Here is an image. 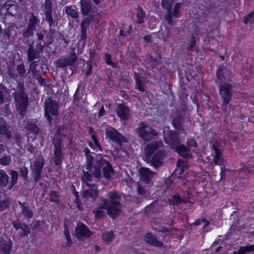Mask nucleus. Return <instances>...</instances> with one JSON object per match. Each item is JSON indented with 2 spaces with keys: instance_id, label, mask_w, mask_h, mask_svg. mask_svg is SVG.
Instances as JSON below:
<instances>
[{
  "instance_id": "nucleus-1",
  "label": "nucleus",
  "mask_w": 254,
  "mask_h": 254,
  "mask_svg": "<svg viewBox=\"0 0 254 254\" xmlns=\"http://www.w3.org/2000/svg\"><path fill=\"white\" fill-rule=\"evenodd\" d=\"M88 164L87 169L89 172H84L82 176L83 182L86 186H90L88 182H98L102 178L101 170H102L104 177L110 179L113 174V169L111 164L107 161L102 158H98L94 166L92 165V157L87 156Z\"/></svg>"
},
{
  "instance_id": "nucleus-2",
  "label": "nucleus",
  "mask_w": 254,
  "mask_h": 254,
  "mask_svg": "<svg viewBox=\"0 0 254 254\" xmlns=\"http://www.w3.org/2000/svg\"><path fill=\"white\" fill-rule=\"evenodd\" d=\"M121 195L116 191H110L108 193V199L103 200V203L94 210L95 217L99 219L107 214L112 218H116L121 211Z\"/></svg>"
},
{
  "instance_id": "nucleus-3",
  "label": "nucleus",
  "mask_w": 254,
  "mask_h": 254,
  "mask_svg": "<svg viewBox=\"0 0 254 254\" xmlns=\"http://www.w3.org/2000/svg\"><path fill=\"white\" fill-rule=\"evenodd\" d=\"M231 74V71L223 65L220 66L216 72V81L220 84V94L225 105L229 103L232 95L230 89L232 86L229 83Z\"/></svg>"
},
{
  "instance_id": "nucleus-4",
  "label": "nucleus",
  "mask_w": 254,
  "mask_h": 254,
  "mask_svg": "<svg viewBox=\"0 0 254 254\" xmlns=\"http://www.w3.org/2000/svg\"><path fill=\"white\" fill-rule=\"evenodd\" d=\"M182 133L176 132L173 131L164 130V139L165 142L172 149L178 153V154L186 158H191L192 156L189 153V149L184 145L180 144L182 141L180 137Z\"/></svg>"
},
{
  "instance_id": "nucleus-5",
  "label": "nucleus",
  "mask_w": 254,
  "mask_h": 254,
  "mask_svg": "<svg viewBox=\"0 0 254 254\" xmlns=\"http://www.w3.org/2000/svg\"><path fill=\"white\" fill-rule=\"evenodd\" d=\"M162 144L161 141H156L147 144L145 148L146 159L148 161H150L152 164L155 167L158 166L161 163L162 159L166 155L165 152L158 151L151 157L153 153L161 147Z\"/></svg>"
},
{
  "instance_id": "nucleus-6",
  "label": "nucleus",
  "mask_w": 254,
  "mask_h": 254,
  "mask_svg": "<svg viewBox=\"0 0 254 254\" xmlns=\"http://www.w3.org/2000/svg\"><path fill=\"white\" fill-rule=\"evenodd\" d=\"M136 132L139 137L145 141H151L157 135L156 131L148 126L146 123L143 122L138 124Z\"/></svg>"
},
{
  "instance_id": "nucleus-7",
  "label": "nucleus",
  "mask_w": 254,
  "mask_h": 254,
  "mask_svg": "<svg viewBox=\"0 0 254 254\" xmlns=\"http://www.w3.org/2000/svg\"><path fill=\"white\" fill-rule=\"evenodd\" d=\"M65 137V135L59 130L55 135V138L53 141L55 156V162L56 165H59L61 163V160L63 158L64 155L62 152V147L61 141Z\"/></svg>"
},
{
  "instance_id": "nucleus-8",
  "label": "nucleus",
  "mask_w": 254,
  "mask_h": 254,
  "mask_svg": "<svg viewBox=\"0 0 254 254\" xmlns=\"http://www.w3.org/2000/svg\"><path fill=\"white\" fill-rule=\"evenodd\" d=\"M58 105L56 101H53L49 98L45 102V115L49 122H51L52 119L50 115H57L58 114Z\"/></svg>"
},
{
  "instance_id": "nucleus-9",
  "label": "nucleus",
  "mask_w": 254,
  "mask_h": 254,
  "mask_svg": "<svg viewBox=\"0 0 254 254\" xmlns=\"http://www.w3.org/2000/svg\"><path fill=\"white\" fill-rule=\"evenodd\" d=\"M106 135L112 141L121 144L126 142L127 139L121 134L115 128L109 127L106 130Z\"/></svg>"
},
{
  "instance_id": "nucleus-10",
  "label": "nucleus",
  "mask_w": 254,
  "mask_h": 254,
  "mask_svg": "<svg viewBox=\"0 0 254 254\" xmlns=\"http://www.w3.org/2000/svg\"><path fill=\"white\" fill-rule=\"evenodd\" d=\"M17 110L22 115L25 112L27 105V98L24 93H20L15 96Z\"/></svg>"
},
{
  "instance_id": "nucleus-11",
  "label": "nucleus",
  "mask_w": 254,
  "mask_h": 254,
  "mask_svg": "<svg viewBox=\"0 0 254 254\" xmlns=\"http://www.w3.org/2000/svg\"><path fill=\"white\" fill-rule=\"evenodd\" d=\"M44 166V159L42 156H39L31 166L34 174V180L37 182L41 177V173Z\"/></svg>"
},
{
  "instance_id": "nucleus-12",
  "label": "nucleus",
  "mask_w": 254,
  "mask_h": 254,
  "mask_svg": "<svg viewBox=\"0 0 254 254\" xmlns=\"http://www.w3.org/2000/svg\"><path fill=\"white\" fill-rule=\"evenodd\" d=\"M177 168L174 172V174L175 176H178V182L184 186H185L186 184L188 183L187 181L182 178H180L179 176L182 175L185 170L188 169L189 166L186 162L182 160H178L177 162Z\"/></svg>"
},
{
  "instance_id": "nucleus-13",
  "label": "nucleus",
  "mask_w": 254,
  "mask_h": 254,
  "mask_svg": "<svg viewBox=\"0 0 254 254\" xmlns=\"http://www.w3.org/2000/svg\"><path fill=\"white\" fill-rule=\"evenodd\" d=\"M174 0H162V6L167 9V11L164 16V18L167 23L173 26L175 24V21L172 18V5Z\"/></svg>"
},
{
  "instance_id": "nucleus-14",
  "label": "nucleus",
  "mask_w": 254,
  "mask_h": 254,
  "mask_svg": "<svg viewBox=\"0 0 254 254\" xmlns=\"http://www.w3.org/2000/svg\"><path fill=\"white\" fill-rule=\"evenodd\" d=\"M46 20L48 21L50 28L55 27L57 22L53 20L52 15V4L50 0H45L44 4Z\"/></svg>"
},
{
  "instance_id": "nucleus-15",
  "label": "nucleus",
  "mask_w": 254,
  "mask_h": 254,
  "mask_svg": "<svg viewBox=\"0 0 254 254\" xmlns=\"http://www.w3.org/2000/svg\"><path fill=\"white\" fill-rule=\"evenodd\" d=\"M211 156L213 158L211 163L213 162L217 165H224L222 152L221 149L214 145L213 146Z\"/></svg>"
},
{
  "instance_id": "nucleus-16",
  "label": "nucleus",
  "mask_w": 254,
  "mask_h": 254,
  "mask_svg": "<svg viewBox=\"0 0 254 254\" xmlns=\"http://www.w3.org/2000/svg\"><path fill=\"white\" fill-rule=\"evenodd\" d=\"M75 233L76 237L79 239L89 237L92 235V232L83 224H79L76 227Z\"/></svg>"
},
{
  "instance_id": "nucleus-17",
  "label": "nucleus",
  "mask_w": 254,
  "mask_h": 254,
  "mask_svg": "<svg viewBox=\"0 0 254 254\" xmlns=\"http://www.w3.org/2000/svg\"><path fill=\"white\" fill-rule=\"evenodd\" d=\"M98 195L97 190L89 189L84 190L82 194V197L85 201H93Z\"/></svg>"
},
{
  "instance_id": "nucleus-18",
  "label": "nucleus",
  "mask_w": 254,
  "mask_h": 254,
  "mask_svg": "<svg viewBox=\"0 0 254 254\" xmlns=\"http://www.w3.org/2000/svg\"><path fill=\"white\" fill-rule=\"evenodd\" d=\"M141 181L148 183L155 175V173L147 168H141L139 170Z\"/></svg>"
},
{
  "instance_id": "nucleus-19",
  "label": "nucleus",
  "mask_w": 254,
  "mask_h": 254,
  "mask_svg": "<svg viewBox=\"0 0 254 254\" xmlns=\"http://www.w3.org/2000/svg\"><path fill=\"white\" fill-rule=\"evenodd\" d=\"M117 113L118 117L122 120H127L130 115L129 109L125 105L119 104L117 109Z\"/></svg>"
},
{
  "instance_id": "nucleus-20",
  "label": "nucleus",
  "mask_w": 254,
  "mask_h": 254,
  "mask_svg": "<svg viewBox=\"0 0 254 254\" xmlns=\"http://www.w3.org/2000/svg\"><path fill=\"white\" fill-rule=\"evenodd\" d=\"M19 204L21 212L19 214V217H20L22 215L26 217L27 218H31L33 216V212L32 210L27 206H26L24 203L18 201Z\"/></svg>"
},
{
  "instance_id": "nucleus-21",
  "label": "nucleus",
  "mask_w": 254,
  "mask_h": 254,
  "mask_svg": "<svg viewBox=\"0 0 254 254\" xmlns=\"http://www.w3.org/2000/svg\"><path fill=\"white\" fill-rule=\"evenodd\" d=\"M80 3L82 14L87 15L91 10L90 0H81Z\"/></svg>"
},
{
  "instance_id": "nucleus-22",
  "label": "nucleus",
  "mask_w": 254,
  "mask_h": 254,
  "mask_svg": "<svg viewBox=\"0 0 254 254\" xmlns=\"http://www.w3.org/2000/svg\"><path fill=\"white\" fill-rule=\"evenodd\" d=\"M14 65L15 64H11V67H9V72L11 76L14 77L15 76L17 75V73H18L20 76H21L25 73V71L23 64H18L16 66L17 72L13 73L11 70L14 68Z\"/></svg>"
},
{
  "instance_id": "nucleus-23",
  "label": "nucleus",
  "mask_w": 254,
  "mask_h": 254,
  "mask_svg": "<svg viewBox=\"0 0 254 254\" xmlns=\"http://www.w3.org/2000/svg\"><path fill=\"white\" fill-rule=\"evenodd\" d=\"M0 134L5 135L7 137H11L10 132L5 122L2 119H0Z\"/></svg>"
},
{
  "instance_id": "nucleus-24",
  "label": "nucleus",
  "mask_w": 254,
  "mask_h": 254,
  "mask_svg": "<svg viewBox=\"0 0 254 254\" xmlns=\"http://www.w3.org/2000/svg\"><path fill=\"white\" fill-rule=\"evenodd\" d=\"M145 241L154 246L160 247L162 245V244L161 242L157 241L154 236H152L151 234L148 233L146 234L145 236Z\"/></svg>"
},
{
  "instance_id": "nucleus-25",
  "label": "nucleus",
  "mask_w": 254,
  "mask_h": 254,
  "mask_svg": "<svg viewBox=\"0 0 254 254\" xmlns=\"http://www.w3.org/2000/svg\"><path fill=\"white\" fill-rule=\"evenodd\" d=\"M254 251V245L246 246H241L238 251L233 252V254H245L247 253Z\"/></svg>"
},
{
  "instance_id": "nucleus-26",
  "label": "nucleus",
  "mask_w": 254,
  "mask_h": 254,
  "mask_svg": "<svg viewBox=\"0 0 254 254\" xmlns=\"http://www.w3.org/2000/svg\"><path fill=\"white\" fill-rule=\"evenodd\" d=\"M9 177L3 170H0V187L5 188L8 184Z\"/></svg>"
},
{
  "instance_id": "nucleus-27",
  "label": "nucleus",
  "mask_w": 254,
  "mask_h": 254,
  "mask_svg": "<svg viewBox=\"0 0 254 254\" xmlns=\"http://www.w3.org/2000/svg\"><path fill=\"white\" fill-rule=\"evenodd\" d=\"M39 53L34 50L32 45L30 44L29 49L27 51L28 59L29 62H31L38 57V54Z\"/></svg>"
},
{
  "instance_id": "nucleus-28",
  "label": "nucleus",
  "mask_w": 254,
  "mask_h": 254,
  "mask_svg": "<svg viewBox=\"0 0 254 254\" xmlns=\"http://www.w3.org/2000/svg\"><path fill=\"white\" fill-rule=\"evenodd\" d=\"M0 245L5 254H10L12 246L11 241H2L0 242Z\"/></svg>"
},
{
  "instance_id": "nucleus-29",
  "label": "nucleus",
  "mask_w": 254,
  "mask_h": 254,
  "mask_svg": "<svg viewBox=\"0 0 254 254\" xmlns=\"http://www.w3.org/2000/svg\"><path fill=\"white\" fill-rule=\"evenodd\" d=\"M13 227L16 229H21L23 231L22 235H26L29 231V228L24 224H21L18 222L13 221L12 223Z\"/></svg>"
},
{
  "instance_id": "nucleus-30",
  "label": "nucleus",
  "mask_w": 254,
  "mask_h": 254,
  "mask_svg": "<svg viewBox=\"0 0 254 254\" xmlns=\"http://www.w3.org/2000/svg\"><path fill=\"white\" fill-rule=\"evenodd\" d=\"M34 30L28 27L26 29L23 30L22 35L23 39L26 40L27 43H30L29 38L33 36Z\"/></svg>"
},
{
  "instance_id": "nucleus-31",
  "label": "nucleus",
  "mask_w": 254,
  "mask_h": 254,
  "mask_svg": "<svg viewBox=\"0 0 254 254\" xmlns=\"http://www.w3.org/2000/svg\"><path fill=\"white\" fill-rule=\"evenodd\" d=\"M114 238L113 232L112 231L107 232L103 233L102 235V240L106 243H109L113 241Z\"/></svg>"
},
{
  "instance_id": "nucleus-32",
  "label": "nucleus",
  "mask_w": 254,
  "mask_h": 254,
  "mask_svg": "<svg viewBox=\"0 0 254 254\" xmlns=\"http://www.w3.org/2000/svg\"><path fill=\"white\" fill-rule=\"evenodd\" d=\"M39 22L38 19L36 17L34 13H31L29 20L28 27L35 30L36 24Z\"/></svg>"
},
{
  "instance_id": "nucleus-33",
  "label": "nucleus",
  "mask_w": 254,
  "mask_h": 254,
  "mask_svg": "<svg viewBox=\"0 0 254 254\" xmlns=\"http://www.w3.org/2000/svg\"><path fill=\"white\" fill-rule=\"evenodd\" d=\"M135 78L136 82V88L140 91H145L144 85L142 80L140 78L139 75L135 73Z\"/></svg>"
},
{
  "instance_id": "nucleus-34",
  "label": "nucleus",
  "mask_w": 254,
  "mask_h": 254,
  "mask_svg": "<svg viewBox=\"0 0 254 254\" xmlns=\"http://www.w3.org/2000/svg\"><path fill=\"white\" fill-rule=\"evenodd\" d=\"M65 12L73 18H76L78 16V13L74 6H66Z\"/></svg>"
},
{
  "instance_id": "nucleus-35",
  "label": "nucleus",
  "mask_w": 254,
  "mask_h": 254,
  "mask_svg": "<svg viewBox=\"0 0 254 254\" xmlns=\"http://www.w3.org/2000/svg\"><path fill=\"white\" fill-rule=\"evenodd\" d=\"M26 128L34 134H37L39 132V128L37 125L32 123V121L29 120L27 122Z\"/></svg>"
},
{
  "instance_id": "nucleus-36",
  "label": "nucleus",
  "mask_w": 254,
  "mask_h": 254,
  "mask_svg": "<svg viewBox=\"0 0 254 254\" xmlns=\"http://www.w3.org/2000/svg\"><path fill=\"white\" fill-rule=\"evenodd\" d=\"M11 184L9 186V189H11L13 186L17 183L18 181V173L16 171L12 170L11 171Z\"/></svg>"
},
{
  "instance_id": "nucleus-37",
  "label": "nucleus",
  "mask_w": 254,
  "mask_h": 254,
  "mask_svg": "<svg viewBox=\"0 0 254 254\" xmlns=\"http://www.w3.org/2000/svg\"><path fill=\"white\" fill-rule=\"evenodd\" d=\"M182 7V4L180 2L177 3L173 8V11L172 12V18L173 17L175 18H177L179 14L180 9Z\"/></svg>"
},
{
  "instance_id": "nucleus-38",
  "label": "nucleus",
  "mask_w": 254,
  "mask_h": 254,
  "mask_svg": "<svg viewBox=\"0 0 254 254\" xmlns=\"http://www.w3.org/2000/svg\"><path fill=\"white\" fill-rule=\"evenodd\" d=\"M170 201L171 204L175 205L182 202H187V199H182L179 195H175L172 197Z\"/></svg>"
},
{
  "instance_id": "nucleus-39",
  "label": "nucleus",
  "mask_w": 254,
  "mask_h": 254,
  "mask_svg": "<svg viewBox=\"0 0 254 254\" xmlns=\"http://www.w3.org/2000/svg\"><path fill=\"white\" fill-rule=\"evenodd\" d=\"M11 161V158L9 156H4L0 159V164L3 166L8 165Z\"/></svg>"
},
{
  "instance_id": "nucleus-40",
  "label": "nucleus",
  "mask_w": 254,
  "mask_h": 254,
  "mask_svg": "<svg viewBox=\"0 0 254 254\" xmlns=\"http://www.w3.org/2000/svg\"><path fill=\"white\" fill-rule=\"evenodd\" d=\"M194 224L196 226L203 225V228L205 229V227L209 225V222L205 219H198Z\"/></svg>"
},
{
  "instance_id": "nucleus-41",
  "label": "nucleus",
  "mask_w": 254,
  "mask_h": 254,
  "mask_svg": "<svg viewBox=\"0 0 254 254\" xmlns=\"http://www.w3.org/2000/svg\"><path fill=\"white\" fill-rule=\"evenodd\" d=\"M254 11L249 13L247 16L244 17L243 21L247 24L248 22L252 23L254 20Z\"/></svg>"
},
{
  "instance_id": "nucleus-42",
  "label": "nucleus",
  "mask_w": 254,
  "mask_h": 254,
  "mask_svg": "<svg viewBox=\"0 0 254 254\" xmlns=\"http://www.w3.org/2000/svg\"><path fill=\"white\" fill-rule=\"evenodd\" d=\"M183 121L182 119H176L173 122V125L175 128L181 130Z\"/></svg>"
},
{
  "instance_id": "nucleus-43",
  "label": "nucleus",
  "mask_w": 254,
  "mask_h": 254,
  "mask_svg": "<svg viewBox=\"0 0 254 254\" xmlns=\"http://www.w3.org/2000/svg\"><path fill=\"white\" fill-rule=\"evenodd\" d=\"M72 52L70 53V56L69 59L68 60V64L74 63L77 62V56L75 55V53L73 49H71Z\"/></svg>"
},
{
  "instance_id": "nucleus-44",
  "label": "nucleus",
  "mask_w": 254,
  "mask_h": 254,
  "mask_svg": "<svg viewBox=\"0 0 254 254\" xmlns=\"http://www.w3.org/2000/svg\"><path fill=\"white\" fill-rule=\"evenodd\" d=\"M14 27L12 26H8L6 29L4 30L3 36L7 38V39L11 35V31L13 29Z\"/></svg>"
},
{
  "instance_id": "nucleus-45",
  "label": "nucleus",
  "mask_w": 254,
  "mask_h": 254,
  "mask_svg": "<svg viewBox=\"0 0 254 254\" xmlns=\"http://www.w3.org/2000/svg\"><path fill=\"white\" fill-rule=\"evenodd\" d=\"M89 132H90V133L91 134V137L94 142L95 145H96V146L97 147L100 148L99 141L97 139L96 136L95 135V134H92V133L93 132V128L90 127L89 129Z\"/></svg>"
},
{
  "instance_id": "nucleus-46",
  "label": "nucleus",
  "mask_w": 254,
  "mask_h": 254,
  "mask_svg": "<svg viewBox=\"0 0 254 254\" xmlns=\"http://www.w3.org/2000/svg\"><path fill=\"white\" fill-rule=\"evenodd\" d=\"M45 46V42L39 41L36 44L35 50L37 51V52L40 53L43 51L44 47Z\"/></svg>"
},
{
  "instance_id": "nucleus-47",
  "label": "nucleus",
  "mask_w": 254,
  "mask_h": 254,
  "mask_svg": "<svg viewBox=\"0 0 254 254\" xmlns=\"http://www.w3.org/2000/svg\"><path fill=\"white\" fill-rule=\"evenodd\" d=\"M50 199L51 201L58 202L59 200V194L55 191H52L50 193Z\"/></svg>"
},
{
  "instance_id": "nucleus-48",
  "label": "nucleus",
  "mask_w": 254,
  "mask_h": 254,
  "mask_svg": "<svg viewBox=\"0 0 254 254\" xmlns=\"http://www.w3.org/2000/svg\"><path fill=\"white\" fill-rule=\"evenodd\" d=\"M90 23L89 19L86 18L81 23V29L86 30L87 28L89 26Z\"/></svg>"
},
{
  "instance_id": "nucleus-49",
  "label": "nucleus",
  "mask_w": 254,
  "mask_h": 254,
  "mask_svg": "<svg viewBox=\"0 0 254 254\" xmlns=\"http://www.w3.org/2000/svg\"><path fill=\"white\" fill-rule=\"evenodd\" d=\"M145 13L141 7H138L136 16L138 18L142 19L145 17Z\"/></svg>"
},
{
  "instance_id": "nucleus-50",
  "label": "nucleus",
  "mask_w": 254,
  "mask_h": 254,
  "mask_svg": "<svg viewBox=\"0 0 254 254\" xmlns=\"http://www.w3.org/2000/svg\"><path fill=\"white\" fill-rule=\"evenodd\" d=\"M20 172L21 175L24 178L26 179L27 178L28 175V169L25 167H23L21 168Z\"/></svg>"
},
{
  "instance_id": "nucleus-51",
  "label": "nucleus",
  "mask_w": 254,
  "mask_h": 254,
  "mask_svg": "<svg viewBox=\"0 0 254 254\" xmlns=\"http://www.w3.org/2000/svg\"><path fill=\"white\" fill-rule=\"evenodd\" d=\"M8 206V202L7 200L0 201V211H3Z\"/></svg>"
},
{
  "instance_id": "nucleus-52",
  "label": "nucleus",
  "mask_w": 254,
  "mask_h": 254,
  "mask_svg": "<svg viewBox=\"0 0 254 254\" xmlns=\"http://www.w3.org/2000/svg\"><path fill=\"white\" fill-rule=\"evenodd\" d=\"M187 144L190 147H196L197 146L196 141L193 139H190L188 140Z\"/></svg>"
},
{
  "instance_id": "nucleus-53",
  "label": "nucleus",
  "mask_w": 254,
  "mask_h": 254,
  "mask_svg": "<svg viewBox=\"0 0 254 254\" xmlns=\"http://www.w3.org/2000/svg\"><path fill=\"white\" fill-rule=\"evenodd\" d=\"M137 191L138 193L142 196H144L146 194V191L140 185H138Z\"/></svg>"
},
{
  "instance_id": "nucleus-54",
  "label": "nucleus",
  "mask_w": 254,
  "mask_h": 254,
  "mask_svg": "<svg viewBox=\"0 0 254 254\" xmlns=\"http://www.w3.org/2000/svg\"><path fill=\"white\" fill-rule=\"evenodd\" d=\"M111 56L110 54H106L105 56V60L106 64H114L112 62L111 60Z\"/></svg>"
},
{
  "instance_id": "nucleus-55",
  "label": "nucleus",
  "mask_w": 254,
  "mask_h": 254,
  "mask_svg": "<svg viewBox=\"0 0 254 254\" xmlns=\"http://www.w3.org/2000/svg\"><path fill=\"white\" fill-rule=\"evenodd\" d=\"M86 38V30L85 29H81V35H80V39L81 40H85Z\"/></svg>"
},
{
  "instance_id": "nucleus-56",
  "label": "nucleus",
  "mask_w": 254,
  "mask_h": 254,
  "mask_svg": "<svg viewBox=\"0 0 254 254\" xmlns=\"http://www.w3.org/2000/svg\"><path fill=\"white\" fill-rule=\"evenodd\" d=\"M36 36L37 37V39L39 41H40V42H44L43 41V39H44V34L41 33H37L36 34Z\"/></svg>"
},
{
  "instance_id": "nucleus-57",
  "label": "nucleus",
  "mask_w": 254,
  "mask_h": 254,
  "mask_svg": "<svg viewBox=\"0 0 254 254\" xmlns=\"http://www.w3.org/2000/svg\"><path fill=\"white\" fill-rule=\"evenodd\" d=\"M195 45V40L194 36H192L190 42V47L193 48Z\"/></svg>"
},
{
  "instance_id": "nucleus-58",
  "label": "nucleus",
  "mask_w": 254,
  "mask_h": 254,
  "mask_svg": "<svg viewBox=\"0 0 254 254\" xmlns=\"http://www.w3.org/2000/svg\"><path fill=\"white\" fill-rule=\"evenodd\" d=\"M65 238L66 240V245L68 246H70L72 244V241L70 239V236H68V237H65Z\"/></svg>"
},
{
  "instance_id": "nucleus-59",
  "label": "nucleus",
  "mask_w": 254,
  "mask_h": 254,
  "mask_svg": "<svg viewBox=\"0 0 254 254\" xmlns=\"http://www.w3.org/2000/svg\"><path fill=\"white\" fill-rule=\"evenodd\" d=\"M104 113H105V109L104 108V107L102 106L100 109L99 112L98 116L101 117L102 116H103L104 114Z\"/></svg>"
},
{
  "instance_id": "nucleus-60",
  "label": "nucleus",
  "mask_w": 254,
  "mask_h": 254,
  "mask_svg": "<svg viewBox=\"0 0 254 254\" xmlns=\"http://www.w3.org/2000/svg\"><path fill=\"white\" fill-rule=\"evenodd\" d=\"M64 234L65 237H68V236H70L69 230L68 228H67L66 227H64Z\"/></svg>"
},
{
  "instance_id": "nucleus-61",
  "label": "nucleus",
  "mask_w": 254,
  "mask_h": 254,
  "mask_svg": "<svg viewBox=\"0 0 254 254\" xmlns=\"http://www.w3.org/2000/svg\"><path fill=\"white\" fill-rule=\"evenodd\" d=\"M91 71H92L91 64H89L88 66V70L86 72L87 75H89L91 73Z\"/></svg>"
},
{
  "instance_id": "nucleus-62",
  "label": "nucleus",
  "mask_w": 254,
  "mask_h": 254,
  "mask_svg": "<svg viewBox=\"0 0 254 254\" xmlns=\"http://www.w3.org/2000/svg\"><path fill=\"white\" fill-rule=\"evenodd\" d=\"M143 39L146 42H150L151 36L147 35L144 37Z\"/></svg>"
},
{
  "instance_id": "nucleus-63",
  "label": "nucleus",
  "mask_w": 254,
  "mask_h": 254,
  "mask_svg": "<svg viewBox=\"0 0 254 254\" xmlns=\"http://www.w3.org/2000/svg\"><path fill=\"white\" fill-rule=\"evenodd\" d=\"M3 102V94L1 91H0V104Z\"/></svg>"
},
{
  "instance_id": "nucleus-64",
  "label": "nucleus",
  "mask_w": 254,
  "mask_h": 254,
  "mask_svg": "<svg viewBox=\"0 0 254 254\" xmlns=\"http://www.w3.org/2000/svg\"><path fill=\"white\" fill-rule=\"evenodd\" d=\"M93 249H94V250L95 251H96V252H99V251L100 250V248L99 247H98V246H94L93 247Z\"/></svg>"
}]
</instances>
